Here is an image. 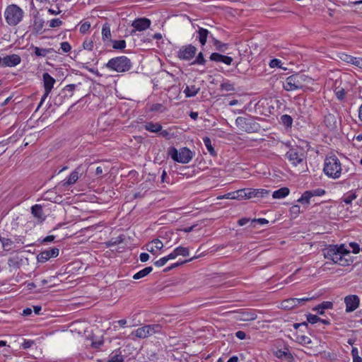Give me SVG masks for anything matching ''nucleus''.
Listing matches in <instances>:
<instances>
[{
    "label": "nucleus",
    "instance_id": "obj_30",
    "mask_svg": "<svg viewBox=\"0 0 362 362\" xmlns=\"http://www.w3.org/2000/svg\"><path fill=\"white\" fill-rule=\"evenodd\" d=\"M324 122L329 128H333L335 126L336 119L334 115L328 114L325 116Z\"/></svg>",
    "mask_w": 362,
    "mask_h": 362
},
{
    "label": "nucleus",
    "instance_id": "obj_47",
    "mask_svg": "<svg viewBox=\"0 0 362 362\" xmlns=\"http://www.w3.org/2000/svg\"><path fill=\"white\" fill-rule=\"evenodd\" d=\"M346 92L344 88H337L335 90V95L339 100H343L344 99Z\"/></svg>",
    "mask_w": 362,
    "mask_h": 362
},
{
    "label": "nucleus",
    "instance_id": "obj_33",
    "mask_svg": "<svg viewBox=\"0 0 362 362\" xmlns=\"http://www.w3.org/2000/svg\"><path fill=\"white\" fill-rule=\"evenodd\" d=\"M52 49H45L35 47H34V52L37 57H45L47 54L52 52Z\"/></svg>",
    "mask_w": 362,
    "mask_h": 362
},
{
    "label": "nucleus",
    "instance_id": "obj_35",
    "mask_svg": "<svg viewBox=\"0 0 362 362\" xmlns=\"http://www.w3.org/2000/svg\"><path fill=\"white\" fill-rule=\"evenodd\" d=\"M203 141H204V144L206 149L208 150L209 153L211 156H216V151L211 145V141L210 138L206 136L203 139Z\"/></svg>",
    "mask_w": 362,
    "mask_h": 362
},
{
    "label": "nucleus",
    "instance_id": "obj_51",
    "mask_svg": "<svg viewBox=\"0 0 362 362\" xmlns=\"http://www.w3.org/2000/svg\"><path fill=\"white\" fill-rule=\"evenodd\" d=\"M150 110L153 111V112H156V111L163 112L165 110V107L162 104L155 103V104L152 105V106L150 108Z\"/></svg>",
    "mask_w": 362,
    "mask_h": 362
},
{
    "label": "nucleus",
    "instance_id": "obj_58",
    "mask_svg": "<svg viewBox=\"0 0 362 362\" xmlns=\"http://www.w3.org/2000/svg\"><path fill=\"white\" fill-rule=\"evenodd\" d=\"M168 262L166 257H163L154 262L155 266L160 267L164 266Z\"/></svg>",
    "mask_w": 362,
    "mask_h": 362
},
{
    "label": "nucleus",
    "instance_id": "obj_54",
    "mask_svg": "<svg viewBox=\"0 0 362 362\" xmlns=\"http://www.w3.org/2000/svg\"><path fill=\"white\" fill-rule=\"evenodd\" d=\"M309 191L311 192L312 197H314V196H322V195H324L325 194V189H321V188H317V189H313V190H309Z\"/></svg>",
    "mask_w": 362,
    "mask_h": 362
},
{
    "label": "nucleus",
    "instance_id": "obj_62",
    "mask_svg": "<svg viewBox=\"0 0 362 362\" xmlns=\"http://www.w3.org/2000/svg\"><path fill=\"white\" fill-rule=\"evenodd\" d=\"M252 223H257L259 224H261V225H263V224H267L269 223V221L267 220L266 218H255L253 220H252Z\"/></svg>",
    "mask_w": 362,
    "mask_h": 362
},
{
    "label": "nucleus",
    "instance_id": "obj_41",
    "mask_svg": "<svg viewBox=\"0 0 362 362\" xmlns=\"http://www.w3.org/2000/svg\"><path fill=\"white\" fill-rule=\"evenodd\" d=\"M0 242L2 244V246L8 250L11 249V246L13 243V241L11 239L1 236H0Z\"/></svg>",
    "mask_w": 362,
    "mask_h": 362
},
{
    "label": "nucleus",
    "instance_id": "obj_52",
    "mask_svg": "<svg viewBox=\"0 0 362 362\" xmlns=\"http://www.w3.org/2000/svg\"><path fill=\"white\" fill-rule=\"evenodd\" d=\"M83 47L85 49L92 50L93 48V41L91 40H86L83 43Z\"/></svg>",
    "mask_w": 362,
    "mask_h": 362
},
{
    "label": "nucleus",
    "instance_id": "obj_26",
    "mask_svg": "<svg viewBox=\"0 0 362 362\" xmlns=\"http://www.w3.org/2000/svg\"><path fill=\"white\" fill-rule=\"evenodd\" d=\"M289 189L288 187H281L272 194L274 199H281L286 197L289 194Z\"/></svg>",
    "mask_w": 362,
    "mask_h": 362
},
{
    "label": "nucleus",
    "instance_id": "obj_13",
    "mask_svg": "<svg viewBox=\"0 0 362 362\" xmlns=\"http://www.w3.org/2000/svg\"><path fill=\"white\" fill-rule=\"evenodd\" d=\"M151 23V21L146 18L135 19L132 23V26L134 29L131 32V33L133 34L136 31H144L150 27Z\"/></svg>",
    "mask_w": 362,
    "mask_h": 362
},
{
    "label": "nucleus",
    "instance_id": "obj_6",
    "mask_svg": "<svg viewBox=\"0 0 362 362\" xmlns=\"http://www.w3.org/2000/svg\"><path fill=\"white\" fill-rule=\"evenodd\" d=\"M235 124L239 129L246 132H257L259 127V125L250 116L238 117L235 119Z\"/></svg>",
    "mask_w": 362,
    "mask_h": 362
},
{
    "label": "nucleus",
    "instance_id": "obj_61",
    "mask_svg": "<svg viewBox=\"0 0 362 362\" xmlns=\"http://www.w3.org/2000/svg\"><path fill=\"white\" fill-rule=\"evenodd\" d=\"M33 344H34V341L25 339L23 343L22 344V347L24 349H27L31 347Z\"/></svg>",
    "mask_w": 362,
    "mask_h": 362
},
{
    "label": "nucleus",
    "instance_id": "obj_21",
    "mask_svg": "<svg viewBox=\"0 0 362 362\" xmlns=\"http://www.w3.org/2000/svg\"><path fill=\"white\" fill-rule=\"evenodd\" d=\"M197 33L198 34V40L202 46L206 45L209 36H210L211 38L213 37L212 35H210V33L207 29L201 27H199Z\"/></svg>",
    "mask_w": 362,
    "mask_h": 362
},
{
    "label": "nucleus",
    "instance_id": "obj_63",
    "mask_svg": "<svg viewBox=\"0 0 362 362\" xmlns=\"http://www.w3.org/2000/svg\"><path fill=\"white\" fill-rule=\"evenodd\" d=\"M291 212L295 215H298L300 213V206L298 205H293L291 208Z\"/></svg>",
    "mask_w": 362,
    "mask_h": 362
},
{
    "label": "nucleus",
    "instance_id": "obj_17",
    "mask_svg": "<svg viewBox=\"0 0 362 362\" xmlns=\"http://www.w3.org/2000/svg\"><path fill=\"white\" fill-rule=\"evenodd\" d=\"M209 59L215 62H222L226 65H230L233 61L231 57L223 55L218 52L212 53L209 57Z\"/></svg>",
    "mask_w": 362,
    "mask_h": 362
},
{
    "label": "nucleus",
    "instance_id": "obj_42",
    "mask_svg": "<svg viewBox=\"0 0 362 362\" xmlns=\"http://www.w3.org/2000/svg\"><path fill=\"white\" fill-rule=\"evenodd\" d=\"M247 189H243L235 192V199H247Z\"/></svg>",
    "mask_w": 362,
    "mask_h": 362
},
{
    "label": "nucleus",
    "instance_id": "obj_44",
    "mask_svg": "<svg viewBox=\"0 0 362 362\" xmlns=\"http://www.w3.org/2000/svg\"><path fill=\"white\" fill-rule=\"evenodd\" d=\"M297 340L301 344H310L312 342L311 339L305 335L298 334Z\"/></svg>",
    "mask_w": 362,
    "mask_h": 362
},
{
    "label": "nucleus",
    "instance_id": "obj_1",
    "mask_svg": "<svg viewBox=\"0 0 362 362\" xmlns=\"http://www.w3.org/2000/svg\"><path fill=\"white\" fill-rule=\"evenodd\" d=\"M326 259L332 260L334 264L342 267L351 264L354 258L350 251L346 248L344 244L340 245H330L323 250Z\"/></svg>",
    "mask_w": 362,
    "mask_h": 362
},
{
    "label": "nucleus",
    "instance_id": "obj_28",
    "mask_svg": "<svg viewBox=\"0 0 362 362\" xmlns=\"http://www.w3.org/2000/svg\"><path fill=\"white\" fill-rule=\"evenodd\" d=\"M212 42L216 49L221 52H224L228 49V44L223 43L214 37H212Z\"/></svg>",
    "mask_w": 362,
    "mask_h": 362
},
{
    "label": "nucleus",
    "instance_id": "obj_14",
    "mask_svg": "<svg viewBox=\"0 0 362 362\" xmlns=\"http://www.w3.org/2000/svg\"><path fill=\"white\" fill-rule=\"evenodd\" d=\"M283 88L286 91H293L302 89L295 74L286 78L283 84Z\"/></svg>",
    "mask_w": 362,
    "mask_h": 362
},
{
    "label": "nucleus",
    "instance_id": "obj_9",
    "mask_svg": "<svg viewBox=\"0 0 362 362\" xmlns=\"http://www.w3.org/2000/svg\"><path fill=\"white\" fill-rule=\"evenodd\" d=\"M197 52V48L192 45H188L180 47L177 57L182 60L189 61L192 59Z\"/></svg>",
    "mask_w": 362,
    "mask_h": 362
},
{
    "label": "nucleus",
    "instance_id": "obj_53",
    "mask_svg": "<svg viewBox=\"0 0 362 362\" xmlns=\"http://www.w3.org/2000/svg\"><path fill=\"white\" fill-rule=\"evenodd\" d=\"M257 318V315L255 313H245L243 314L241 320L244 321L254 320Z\"/></svg>",
    "mask_w": 362,
    "mask_h": 362
},
{
    "label": "nucleus",
    "instance_id": "obj_56",
    "mask_svg": "<svg viewBox=\"0 0 362 362\" xmlns=\"http://www.w3.org/2000/svg\"><path fill=\"white\" fill-rule=\"evenodd\" d=\"M61 49L64 52L66 53L71 50V47L69 42H63L61 43Z\"/></svg>",
    "mask_w": 362,
    "mask_h": 362
},
{
    "label": "nucleus",
    "instance_id": "obj_57",
    "mask_svg": "<svg viewBox=\"0 0 362 362\" xmlns=\"http://www.w3.org/2000/svg\"><path fill=\"white\" fill-rule=\"evenodd\" d=\"M349 246L352 248L353 253L358 254L360 252V247L358 243L351 242L349 243Z\"/></svg>",
    "mask_w": 362,
    "mask_h": 362
},
{
    "label": "nucleus",
    "instance_id": "obj_19",
    "mask_svg": "<svg viewBox=\"0 0 362 362\" xmlns=\"http://www.w3.org/2000/svg\"><path fill=\"white\" fill-rule=\"evenodd\" d=\"M31 213L36 218L39 223H42L46 218L43 213L42 206L40 204H35L31 207Z\"/></svg>",
    "mask_w": 362,
    "mask_h": 362
},
{
    "label": "nucleus",
    "instance_id": "obj_18",
    "mask_svg": "<svg viewBox=\"0 0 362 362\" xmlns=\"http://www.w3.org/2000/svg\"><path fill=\"white\" fill-rule=\"evenodd\" d=\"M247 199L250 198H263L270 194V191L265 189H247Z\"/></svg>",
    "mask_w": 362,
    "mask_h": 362
},
{
    "label": "nucleus",
    "instance_id": "obj_25",
    "mask_svg": "<svg viewBox=\"0 0 362 362\" xmlns=\"http://www.w3.org/2000/svg\"><path fill=\"white\" fill-rule=\"evenodd\" d=\"M162 129L163 127L159 123H153L150 122L145 124V129L151 132L158 133L160 132Z\"/></svg>",
    "mask_w": 362,
    "mask_h": 362
},
{
    "label": "nucleus",
    "instance_id": "obj_3",
    "mask_svg": "<svg viewBox=\"0 0 362 362\" xmlns=\"http://www.w3.org/2000/svg\"><path fill=\"white\" fill-rule=\"evenodd\" d=\"M131 60L126 56H120L110 59L105 67L117 72H126L132 68Z\"/></svg>",
    "mask_w": 362,
    "mask_h": 362
},
{
    "label": "nucleus",
    "instance_id": "obj_40",
    "mask_svg": "<svg viewBox=\"0 0 362 362\" xmlns=\"http://www.w3.org/2000/svg\"><path fill=\"white\" fill-rule=\"evenodd\" d=\"M333 307V304L330 301H324L321 304L318 305L315 308H313V310H318L319 309L325 310V309H331Z\"/></svg>",
    "mask_w": 362,
    "mask_h": 362
},
{
    "label": "nucleus",
    "instance_id": "obj_49",
    "mask_svg": "<svg viewBox=\"0 0 362 362\" xmlns=\"http://www.w3.org/2000/svg\"><path fill=\"white\" fill-rule=\"evenodd\" d=\"M356 198V194L355 193H351L350 194L346 195L343 198V202L346 204H351L352 201Z\"/></svg>",
    "mask_w": 362,
    "mask_h": 362
},
{
    "label": "nucleus",
    "instance_id": "obj_20",
    "mask_svg": "<svg viewBox=\"0 0 362 362\" xmlns=\"http://www.w3.org/2000/svg\"><path fill=\"white\" fill-rule=\"evenodd\" d=\"M146 250L153 254H157V250L163 247V243L159 239H154L146 245Z\"/></svg>",
    "mask_w": 362,
    "mask_h": 362
},
{
    "label": "nucleus",
    "instance_id": "obj_45",
    "mask_svg": "<svg viewBox=\"0 0 362 362\" xmlns=\"http://www.w3.org/2000/svg\"><path fill=\"white\" fill-rule=\"evenodd\" d=\"M220 88H221V90H226V91H234L235 90L234 85L229 82L222 83L220 85Z\"/></svg>",
    "mask_w": 362,
    "mask_h": 362
},
{
    "label": "nucleus",
    "instance_id": "obj_48",
    "mask_svg": "<svg viewBox=\"0 0 362 362\" xmlns=\"http://www.w3.org/2000/svg\"><path fill=\"white\" fill-rule=\"evenodd\" d=\"M360 58L354 57L352 56L346 55L345 59H344V61L351 63L355 66H358V63Z\"/></svg>",
    "mask_w": 362,
    "mask_h": 362
},
{
    "label": "nucleus",
    "instance_id": "obj_60",
    "mask_svg": "<svg viewBox=\"0 0 362 362\" xmlns=\"http://www.w3.org/2000/svg\"><path fill=\"white\" fill-rule=\"evenodd\" d=\"M281 62L277 59H273L269 62V66L272 68L281 67Z\"/></svg>",
    "mask_w": 362,
    "mask_h": 362
},
{
    "label": "nucleus",
    "instance_id": "obj_12",
    "mask_svg": "<svg viewBox=\"0 0 362 362\" xmlns=\"http://www.w3.org/2000/svg\"><path fill=\"white\" fill-rule=\"evenodd\" d=\"M346 312L351 313L356 310L360 304V298L357 295H348L344 298Z\"/></svg>",
    "mask_w": 362,
    "mask_h": 362
},
{
    "label": "nucleus",
    "instance_id": "obj_31",
    "mask_svg": "<svg viewBox=\"0 0 362 362\" xmlns=\"http://www.w3.org/2000/svg\"><path fill=\"white\" fill-rule=\"evenodd\" d=\"M312 194L308 191H305L301 197L298 199V202H300L303 204H308L310 203V199H311Z\"/></svg>",
    "mask_w": 362,
    "mask_h": 362
},
{
    "label": "nucleus",
    "instance_id": "obj_2",
    "mask_svg": "<svg viewBox=\"0 0 362 362\" xmlns=\"http://www.w3.org/2000/svg\"><path fill=\"white\" fill-rule=\"evenodd\" d=\"M323 170L328 177L337 179L340 177L341 165L336 156L327 157L324 162Z\"/></svg>",
    "mask_w": 362,
    "mask_h": 362
},
{
    "label": "nucleus",
    "instance_id": "obj_50",
    "mask_svg": "<svg viewBox=\"0 0 362 362\" xmlns=\"http://www.w3.org/2000/svg\"><path fill=\"white\" fill-rule=\"evenodd\" d=\"M62 21L59 18H54L49 21V26L50 28H57L62 25Z\"/></svg>",
    "mask_w": 362,
    "mask_h": 362
},
{
    "label": "nucleus",
    "instance_id": "obj_11",
    "mask_svg": "<svg viewBox=\"0 0 362 362\" xmlns=\"http://www.w3.org/2000/svg\"><path fill=\"white\" fill-rule=\"evenodd\" d=\"M86 170V167L83 165H79L69 176L68 179L63 183L64 187L72 185L76 182L78 178Z\"/></svg>",
    "mask_w": 362,
    "mask_h": 362
},
{
    "label": "nucleus",
    "instance_id": "obj_55",
    "mask_svg": "<svg viewBox=\"0 0 362 362\" xmlns=\"http://www.w3.org/2000/svg\"><path fill=\"white\" fill-rule=\"evenodd\" d=\"M90 28V23L89 22H85L81 24L80 27V32L83 34L86 33Z\"/></svg>",
    "mask_w": 362,
    "mask_h": 362
},
{
    "label": "nucleus",
    "instance_id": "obj_43",
    "mask_svg": "<svg viewBox=\"0 0 362 362\" xmlns=\"http://www.w3.org/2000/svg\"><path fill=\"white\" fill-rule=\"evenodd\" d=\"M148 326L150 329L151 335H153L156 333H159L161 332L162 327L159 324L148 325Z\"/></svg>",
    "mask_w": 362,
    "mask_h": 362
},
{
    "label": "nucleus",
    "instance_id": "obj_32",
    "mask_svg": "<svg viewBox=\"0 0 362 362\" xmlns=\"http://www.w3.org/2000/svg\"><path fill=\"white\" fill-rule=\"evenodd\" d=\"M111 37L110 27L108 23H105L103 26L102 29V37L103 40H109Z\"/></svg>",
    "mask_w": 362,
    "mask_h": 362
},
{
    "label": "nucleus",
    "instance_id": "obj_29",
    "mask_svg": "<svg viewBox=\"0 0 362 362\" xmlns=\"http://www.w3.org/2000/svg\"><path fill=\"white\" fill-rule=\"evenodd\" d=\"M199 91V88L196 87L195 86H187L184 90V93L186 97H194L195 96L198 92Z\"/></svg>",
    "mask_w": 362,
    "mask_h": 362
},
{
    "label": "nucleus",
    "instance_id": "obj_64",
    "mask_svg": "<svg viewBox=\"0 0 362 362\" xmlns=\"http://www.w3.org/2000/svg\"><path fill=\"white\" fill-rule=\"evenodd\" d=\"M139 258H140L141 262H146L149 259V255L146 252L141 253Z\"/></svg>",
    "mask_w": 362,
    "mask_h": 362
},
{
    "label": "nucleus",
    "instance_id": "obj_7",
    "mask_svg": "<svg viewBox=\"0 0 362 362\" xmlns=\"http://www.w3.org/2000/svg\"><path fill=\"white\" fill-rule=\"evenodd\" d=\"M44 88H45V93L42 95L41 100L37 106V110H38L40 106L42 105L45 99L47 98L49 94L50 93L54 84L55 83V79L50 76L48 73H44L42 75Z\"/></svg>",
    "mask_w": 362,
    "mask_h": 362
},
{
    "label": "nucleus",
    "instance_id": "obj_39",
    "mask_svg": "<svg viewBox=\"0 0 362 362\" xmlns=\"http://www.w3.org/2000/svg\"><path fill=\"white\" fill-rule=\"evenodd\" d=\"M177 256L182 255L183 257H187L189 255V248L182 246H179L175 249Z\"/></svg>",
    "mask_w": 362,
    "mask_h": 362
},
{
    "label": "nucleus",
    "instance_id": "obj_16",
    "mask_svg": "<svg viewBox=\"0 0 362 362\" xmlns=\"http://www.w3.org/2000/svg\"><path fill=\"white\" fill-rule=\"evenodd\" d=\"M3 66H15L21 62V57L17 54L7 55L0 58Z\"/></svg>",
    "mask_w": 362,
    "mask_h": 362
},
{
    "label": "nucleus",
    "instance_id": "obj_5",
    "mask_svg": "<svg viewBox=\"0 0 362 362\" xmlns=\"http://www.w3.org/2000/svg\"><path fill=\"white\" fill-rule=\"evenodd\" d=\"M168 153L175 161L181 163H188L192 158V151L186 147L180 148L179 151L175 147H171Z\"/></svg>",
    "mask_w": 362,
    "mask_h": 362
},
{
    "label": "nucleus",
    "instance_id": "obj_38",
    "mask_svg": "<svg viewBox=\"0 0 362 362\" xmlns=\"http://www.w3.org/2000/svg\"><path fill=\"white\" fill-rule=\"evenodd\" d=\"M206 60L204 59L203 53L199 52L197 56L196 59L191 63L192 65L199 64L204 65Z\"/></svg>",
    "mask_w": 362,
    "mask_h": 362
},
{
    "label": "nucleus",
    "instance_id": "obj_27",
    "mask_svg": "<svg viewBox=\"0 0 362 362\" xmlns=\"http://www.w3.org/2000/svg\"><path fill=\"white\" fill-rule=\"evenodd\" d=\"M153 270V268L151 267H145L144 269L140 270L139 272H138L137 273H136L134 276H133V279H140L143 277H145L148 274H149Z\"/></svg>",
    "mask_w": 362,
    "mask_h": 362
},
{
    "label": "nucleus",
    "instance_id": "obj_15",
    "mask_svg": "<svg viewBox=\"0 0 362 362\" xmlns=\"http://www.w3.org/2000/svg\"><path fill=\"white\" fill-rule=\"evenodd\" d=\"M59 250L57 247L41 252L37 257L39 262L44 263L52 257H57L59 255Z\"/></svg>",
    "mask_w": 362,
    "mask_h": 362
},
{
    "label": "nucleus",
    "instance_id": "obj_23",
    "mask_svg": "<svg viewBox=\"0 0 362 362\" xmlns=\"http://www.w3.org/2000/svg\"><path fill=\"white\" fill-rule=\"evenodd\" d=\"M134 334L136 337L141 339L151 336L148 325H145L138 328L136 330H135Z\"/></svg>",
    "mask_w": 362,
    "mask_h": 362
},
{
    "label": "nucleus",
    "instance_id": "obj_10",
    "mask_svg": "<svg viewBox=\"0 0 362 362\" xmlns=\"http://www.w3.org/2000/svg\"><path fill=\"white\" fill-rule=\"evenodd\" d=\"M286 158L293 165H297L304 160V154L298 148H291L286 154Z\"/></svg>",
    "mask_w": 362,
    "mask_h": 362
},
{
    "label": "nucleus",
    "instance_id": "obj_8",
    "mask_svg": "<svg viewBox=\"0 0 362 362\" xmlns=\"http://www.w3.org/2000/svg\"><path fill=\"white\" fill-rule=\"evenodd\" d=\"M45 21L40 16L38 11L33 13V21L30 25L32 33L34 34H42L44 33Z\"/></svg>",
    "mask_w": 362,
    "mask_h": 362
},
{
    "label": "nucleus",
    "instance_id": "obj_22",
    "mask_svg": "<svg viewBox=\"0 0 362 362\" xmlns=\"http://www.w3.org/2000/svg\"><path fill=\"white\" fill-rule=\"evenodd\" d=\"M295 75L302 89L310 84L312 81V78L305 75L304 73H296Z\"/></svg>",
    "mask_w": 362,
    "mask_h": 362
},
{
    "label": "nucleus",
    "instance_id": "obj_36",
    "mask_svg": "<svg viewBox=\"0 0 362 362\" xmlns=\"http://www.w3.org/2000/svg\"><path fill=\"white\" fill-rule=\"evenodd\" d=\"M281 123L286 127H291L293 123V118L288 115H283L281 117Z\"/></svg>",
    "mask_w": 362,
    "mask_h": 362
},
{
    "label": "nucleus",
    "instance_id": "obj_59",
    "mask_svg": "<svg viewBox=\"0 0 362 362\" xmlns=\"http://www.w3.org/2000/svg\"><path fill=\"white\" fill-rule=\"evenodd\" d=\"M298 303H296L297 304V307L298 306H300L302 305H304L306 302L310 300L313 299L312 297H306V298H298Z\"/></svg>",
    "mask_w": 362,
    "mask_h": 362
},
{
    "label": "nucleus",
    "instance_id": "obj_24",
    "mask_svg": "<svg viewBox=\"0 0 362 362\" xmlns=\"http://www.w3.org/2000/svg\"><path fill=\"white\" fill-rule=\"evenodd\" d=\"M298 299L297 298H291L282 301L281 307L284 309L291 310L297 307Z\"/></svg>",
    "mask_w": 362,
    "mask_h": 362
},
{
    "label": "nucleus",
    "instance_id": "obj_4",
    "mask_svg": "<svg viewBox=\"0 0 362 362\" xmlns=\"http://www.w3.org/2000/svg\"><path fill=\"white\" fill-rule=\"evenodd\" d=\"M24 12L16 4L8 5L4 12L6 23L11 26L18 25L23 19Z\"/></svg>",
    "mask_w": 362,
    "mask_h": 362
},
{
    "label": "nucleus",
    "instance_id": "obj_37",
    "mask_svg": "<svg viewBox=\"0 0 362 362\" xmlns=\"http://www.w3.org/2000/svg\"><path fill=\"white\" fill-rule=\"evenodd\" d=\"M112 47L115 49L122 50L126 47V42L124 40H113L112 41Z\"/></svg>",
    "mask_w": 362,
    "mask_h": 362
},
{
    "label": "nucleus",
    "instance_id": "obj_46",
    "mask_svg": "<svg viewBox=\"0 0 362 362\" xmlns=\"http://www.w3.org/2000/svg\"><path fill=\"white\" fill-rule=\"evenodd\" d=\"M321 320V318L316 315L308 314L307 315V322L310 324H315Z\"/></svg>",
    "mask_w": 362,
    "mask_h": 362
},
{
    "label": "nucleus",
    "instance_id": "obj_34",
    "mask_svg": "<svg viewBox=\"0 0 362 362\" xmlns=\"http://www.w3.org/2000/svg\"><path fill=\"white\" fill-rule=\"evenodd\" d=\"M124 356L121 353H112L107 361V362H123Z\"/></svg>",
    "mask_w": 362,
    "mask_h": 362
}]
</instances>
